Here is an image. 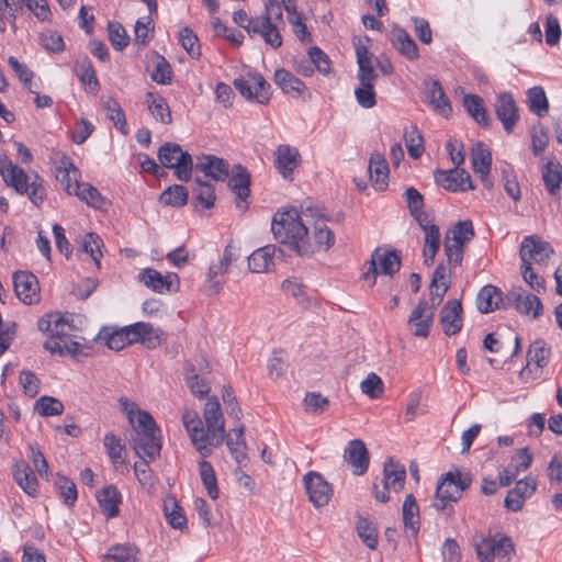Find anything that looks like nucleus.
Returning <instances> with one entry per match:
<instances>
[{"instance_id": "c85d7f7f", "label": "nucleus", "mask_w": 562, "mask_h": 562, "mask_svg": "<svg viewBox=\"0 0 562 562\" xmlns=\"http://www.w3.org/2000/svg\"><path fill=\"white\" fill-rule=\"evenodd\" d=\"M81 172L67 156H63L56 167V179L64 190L72 195L75 186L80 183Z\"/></svg>"}, {"instance_id": "f03ea898", "label": "nucleus", "mask_w": 562, "mask_h": 562, "mask_svg": "<svg viewBox=\"0 0 562 562\" xmlns=\"http://www.w3.org/2000/svg\"><path fill=\"white\" fill-rule=\"evenodd\" d=\"M203 422L196 412H186L182 422L190 440L201 456L207 458L214 447H218L225 439V420L216 397H210L204 406Z\"/></svg>"}, {"instance_id": "423d86ee", "label": "nucleus", "mask_w": 562, "mask_h": 562, "mask_svg": "<svg viewBox=\"0 0 562 562\" xmlns=\"http://www.w3.org/2000/svg\"><path fill=\"white\" fill-rule=\"evenodd\" d=\"M471 484V475L459 470L443 474L436 487L432 506L440 512L452 510L451 503H456ZM451 512L448 513L450 515Z\"/></svg>"}, {"instance_id": "5701e85b", "label": "nucleus", "mask_w": 562, "mask_h": 562, "mask_svg": "<svg viewBox=\"0 0 562 562\" xmlns=\"http://www.w3.org/2000/svg\"><path fill=\"white\" fill-rule=\"evenodd\" d=\"M281 256H283V251L276 245L258 248L248 257L249 270L255 273L269 272L274 266V260Z\"/></svg>"}, {"instance_id": "09e8293b", "label": "nucleus", "mask_w": 562, "mask_h": 562, "mask_svg": "<svg viewBox=\"0 0 562 562\" xmlns=\"http://www.w3.org/2000/svg\"><path fill=\"white\" fill-rule=\"evenodd\" d=\"M284 3V10L289 15V22L292 24L293 32L297 38L302 42H310L311 34L307 31L306 25L302 22L301 15L296 11L294 0H282Z\"/></svg>"}, {"instance_id": "4d7b16f0", "label": "nucleus", "mask_w": 562, "mask_h": 562, "mask_svg": "<svg viewBox=\"0 0 562 562\" xmlns=\"http://www.w3.org/2000/svg\"><path fill=\"white\" fill-rule=\"evenodd\" d=\"M104 448L109 458L114 465H122L125 463L124 459V445L122 440L112 432L105 434L103 438Z\"/></svg>"}, {"instance_id": "4c0bfd02", "label": "nucleus", "mask_w": 562, "mask_h": 562, "mask_svg": "<svg viewBox=\"0 0 562 562\" xmlns=\"http://www.w3.org/2000/svg\"><path fill=\"white\" fill-rule=\"evenodd\" d=\"M503 303L502 292L494 285L483 286L476 297V305L481 313L487 314L499 308Z\"/></svg>"}, {"instance_id": "6e6d98bb", "label": "nucleus", "mask_w": 562, "mask_h": 562, "mask_svg": "<svg viewBox=\"0 0 562 562\" xmlns=\"http://www.w3.org/2000/svg\"><path fill=\"white\" fill-rule=\"evenodd\" d=\"M226 445L232 457L236 460L237 463L241 464L246 460L244 427L234 429L233 435H228Z\"/></svg>"}, {"instance_id": "a18cd8bd", "label": "nucleus", "mask_w": 562, "mask_h": 562, "mask_svg": "<svg viewBox=\"0 0 562 562\" xmlns=\"http://www.w3.org/2000/svg\"><path fill=\"white\" fill-rule=\"evenodd\" d=\"M75 72L79 80L87 86L89 90L95 91L99 88L95 71L88 56L78 57L75 64Z\"/></svg>"}, {"instance_id": "39448f33", "label": "nucleus", "mask_w": 562, "mask_h": 562, "mask_svg": "<svg viewBox=\"0 0 562 562\" xmlns=\"http://www.w3.org/2000/svg\"><path fill=\"white\" fill-rule=\"evenodd\" d=\"M132 427L131 445L135 453L142 460L154 461L160 454L161 442L151 415L147 412H138L136 423Z\"/></svg>"}, {"instance_id": "7c9ffc66", "label": "nucleus", "mask_w": 562, "mask_h": 562, "mask_svg": "<svg viewBox=\"0 0 562 562\" xmlns=\"http://www.w3.org/2000/svg\"><path fill=\"white\" fill-rule=\"evenodd\" d=\"M250 175L245 167L236 165L233 168V175L228 181V187L236 194L237 206L241 207L240 203L247 202L250 195Z\"/></svg>"}, {"instance_id": "2f4dec72", "label": "nucleus", "mask_w": 562, "mask_h": 562, "mask_svg": "<svg viewBox=\"0 0 562 562\" xmlns=\"http://www.w3.org/2000/svg\"><path fill=\"white\" fill-rule=\"evenodd\" d=\"M369 173L372 186L375 190L383 191L387 187L389 165L384 156L374 153L370 157Z\"/></svg>"}, {"instance_id": "3c124183", "label": "nucleus", "mask_w": 562, "mask_h": 562, "mask_svg": "<svg viewBox=\"0 0 562 562\" xmlns=\"http://www.w3.org/2000/svg\"><path fill=\"white\" fill-rule=\"evenodd\" d=\"M471 160L473 170L476 173H490L492 155L491 151L484 147L482 143H477L471 153Z\"/></svg>"}, {"instance_id": "c03bdc74", "label": "nucleus", "mask_w": 562, "mask_h": 562, "mask_svg": "<svg viewBox=\"0 0 562 562\" xmlns=\"http://www.w3.org/2000/svg\"><path fill=\"white\" fill-rule=\"evenodd\" d=\"M542 180L546 189L551 194H557L562 182V165L554 160H549L541 169Z\"/></svg>"}, {"instance_id": "bb28decb", "label": "nucleus", "mask_w": 562, "mask_h": 562, "mask_svg": "<svg viewBox=\"0 0 562 562\" xmlns=\"http://www.w3.org/2000/svg\"><path fill=\"white\" fill-rule=\"evenodd\" d=\"M462 305L458 300L448 301L440 311V324L447 336H453L462 328Z\"/></svg>"}, {"instance_id": "49530a36", "label": "nucleus", "mask_w": 562, "mask_h": 562, "mask_svg": "<svg viewBox=\"0 0 562 562\" xmlns=\"http://www.w3.org/2000/svg\"><path fill=\"white\" fill-rule=\"evenodd\" d=\"M449 289L447 269L443 265H439L432 276L430 283V296L434 304H439L442 301L446 292Z\"/></svg>"}, {"instance_id": "5fc2aeb1", "label": "nucleus", "mask_w": 562, "mask_h": 562, "mask_svg": "<svg viewBox=\"0 0 562 562\" xmlns=\"http://www.w3.org/2000/svg\"><path fill=\"white\" fill-rule=\"evenodd\" d=\"M103 108L106 112V116L111 120L114 126L124 135L128 134V130L126 127V119L125 114L119 104V102L112 98L103 101Z\"/></svg>"}, {"instance_id": "f704fd0d", "label": "nucleus", "mask_w": 562, "mask_h": 562, "mask_svg": "<svg viewBox=\"0 0 562 562\" xmlns=\"http://www.w3.org/2000/svg\"><path fill=\"white\" fill-rule=\"evenodd\" d=\"M145 103L151 116L161 124L168 125L172 122L170 108L165 98L156 92L148 91L145 94Z\"/></svg>"}, {"instance_id": "69168bd1", "label": "nucleus", "mask_w": 562, "mask_h": 562, "mask_svg": "<svg viewBox=\"0 0 562 562\" xmlns=\"http://www.w3.org/2000/svg\"><path fill=\"white\" fill-rule=\"evenodd\" d=\"M188 192L183 186L173 184L167 188L159 198L160 203L171 206H182L187 203Z\"/></svg>"}, {"instance_id": "58836bf2", "label": "nucleus", "mask_w": 562, "mask_h": 562, "mask_svg": "<svg viewBox=\"0 0 562 562\" xmlns=\"http://www.w3.org/2000/svg\"><path fill=\"white\" fill-rule=\"evenodd\" d=\"M427 97L429 103L435 111L445 117H448L452 113L451 104L438 80H432L429 83Z\"/></svg>"}, {"instance_id": "a211bd4d", "label": "nucleus", "mask_w": 562, "mask_h": 562, "mask_svg": "<svg viewBox=\"0 0 562 562\" xmlns=\"http://www.w3.org/2000/svg\"><path fill=\"white\" fill-rule=\"evenodd\" d=\"M13 285L16 296L25 304L40 301V285L37 278L27 271H18L13 274Z\"/></svg>"}, {"instance_id": "9d476101", "label": "nucleus", "mask_w": 562, "mask_h": 562, "mask_svg": "<svg viewBox=\"0 0 562 562\" xmlns=\"http://www.w3.org/2000/svg\"><path fill=\"white\" fill-rule=\"evenodd\" d=\"M158 159L164 167L173 168L179 180L188 181L191 178L192 157L189 153L183 151L180 145L165 143L158 150Z\"/></svg>"}, {"instance_id": "393cba45", "label": "nucleus", "mask_w": 562, "mask_h": 562, "mask_svg": "<svg viewBox=\"0 0 562 562\" xmlns=\"http://www.w3.org/2000/svg\"><path fill=\"white\" fill-rule=\"evenodd\" d=\"M345 461L352 468L356 475H362L369 467V452L360 439L351 440L344 451Z\"/></svg>"}, {"instance_id": "cd10ccee", "label": "nucleus", "mask_w": 562, "mask_h": 562, "mask_svg": "<svg viewBox=\"0 0 562 562\" xmlns=\"http://www.w3.org/2000/svg\"><path fill=\"white\" fill-rule=\"evenodd\" d=\"M238 254L236 252L235 247L232 244H228L223 252L222 258L217 263H213L209 268L207 272V281L211 283V288L214 292H218L222 289L223 283L216 278L218 276L225 274L228 272L231 265L237 260Z\"/></svg>"}, {"instance_id": "603ef678", "label": "nucleus", "mask_w": 562, "mask_h": 562, "mask_svg": "<svg viewBox=\"0 0 562 562\" xmlns=\"http://www.w3.org/2000/svg\"><path fill=\"white\" fill-rule=\"evenodd\" d=\"M529 109L537 116L542 117L548 113L549 102L541 87H532L527 92Z\"/></svg>"}, {"instance_id": "4be33fe9", "label": "nucleus", "mask_w": 562, "mask_h": 562, "mask_svg": "<svg viewBox=\"0 0 562 562\" xmlns=\"http://www.w3.org/2000/svg\"><path fill=\"white\" fill-rule=\"evenodd\" d=\"M432 318V308L428 306L426 301H419L417 306L412 311L407 322L412 335L426 338L429 334Z\"/></svg>"}, {"instance_id": "b1692460", "label": "nucleus", "mask_w": 562, "mask_h": 562, "mask_svg": "<svg viewBox=\"0 0 562 562\" xmlns=\"http://www.w3.org/2000/svg\"><path fill=\"white\" fill-rule=\"evenodd\" d=\"M495 113L497 119L502 122L504 130L512 133L518 119V109L515 100L510 93H499L495 101Z\"/></svg>"}, {"instance_id": "bf43d9fd", "label": "nucleus", "mask_w": 562, "mask_h": 562, "mask_svg": "<svg viewBox=\"0 0 562 562\" xmlns=\"http://www.w3.org/2000/svg\"><path fill=\"white\" fill-rule=\"evenodd\" d=\"M165 516L168 524L175 529L181 530L187 525L186 515L175 498L165 501Z\"/></svg>"}, {"instance_id": "72a5a7b5", "label": "nucleus", "mask_w": 562, "mask_h": 562, "mask_svg": "<svg viewBox=\"0 0 562 562\" xmlns=\"http://www.w3.org/2000/svg\"><path fill=\"white\" fill-rule=\"evenodd\" d=\"M97 498L102 513L106 518H114L119 515V505L122 503V495L116 486L110 484L103 487L98 494Z\"/></svg>"}, {"instance_id": "774afa93", "label": "nucleus", "mask_w": 562, "mask_h": 562, "mask_svg": "<svg viewBox=\"0 0 562 562\" xmlns=\"http://www.w3.org/2000/svg\"><path fill=\"white\" fill-rule=\"evenodd\" d=\"M186 374L187 385L194 395L203 397L210 392L209 383L199 376L194 367H188Z\"/></svg>"}, {"instance_id": "13d9d810", "label": "nucleus", "mask_w": 562, "mask_h": 562, "mask_svg": "<svg viewBox=\"0 0 562 562\" xmlns=\"http://www.w3.org/2000/svg\"><path fill=\"white\" fill-rule=\"evenodd\" d=\"M137 550L128 544H117L109 549L102 562H136Z\"/></svg>"}, {"instance_id": "f257e3e1", "label": "nucleus", "mask_w": 562, "mask_h": 562, "mask_svg": "<svg viewBox=\"0 0 562 562\" xmlns=\"http://www.w3.org/2000/svg\"><path fill=\"white\" fill-rule=\"evenodd\" d=\"M316 216L318 209L312 204L277 212L271 223L274 239L301 257H311L315 247L308 237V225Z\"/></svg>"}, {"instance_id": "9b49d317", "label": "nucleus", "mask_w": 562, "mask_h": 562, "mask_svg": "<svg viewBox=\"0 0 562 562\" xmlns=\"http://www.w3.org/2000/svg\"><path fill=\"white\" fill-rule=\"evenodd\" d=\"M233 85L247 100H256L260 104H267L270 101L271 87L259 72H248L236 78Z\"/></svg>"}, {"instance_id": "2eb2a0df", "label": "nucleus", "mask_w": 562, "mask_h": 562, "mask_svg": "<svg viewBox=\"0 0 562 562\" xmlns=\"http://www.w3.org/2000/svg\"><path fill=\"white\" fill-rule=\"evenodd\" d=\"M139 282L144 283L148 289L156 293H168L179 289L180 280L177 273H167L162 276L153 268L143 269L138 273Z\"/></svg>"}, {"instance_id": "e2e57ef3", "label": "nucleus", "mask_w": 562, "mask_h": 562, "mask_svg": "<svg viewBox=\"0 0 562 562\" xmlns=\"http://www.w3.org/2000/svg\"><path fill=\"white\" fill-rule=\"evenodd\" d=\"M195 201L204 209H211L215 201V189L212 184L195 178V188L193 189Z\"/></svg>"}, {"instance_id": "864d4df0", "label": "nucleus", "mask_w": 562, "mask_h": 562, "mask_svg": "<svg viewBox=\"0 0 562 562\" xmlns=\"http://www.w3.org/2000/svg\"><path fill=\"white\" fill-rule=\"evenodd\" d=\"M205 459L206 458H202L201 461L199 462V473L202 483L207 491L209 496L212 499H216L218 497V487L215 472L211 463L207 462Z\"/></svg>"}, {"instance_id": "8fccbe9b", "label": "nucleus", "mask_w": 562, "mask_h": 562, "mask_svg": "<svg viewBox=\"0 0 562 562\" xmlns=\"http://www.w3.org/2000/svg\"><path fill=\"white\" fill-rule=\"evenodd\" d=\"M463 105L469 115L480 125L487 126L488 117L483 106V100L475 94H467L463 98Z\"/></svg>"}, {"instance_id": "f8f14e48", "label": "nucleus", "mask_w": 562, "mask_h": 562, "mask_svg": "<svg viewBox=\"0 0 562 562\" xmlns=\"http://www.w3.org/2000/svg\"><path fill=\"white\" fill-rule=\"evenodd\" d=\"M405 479V467L393 458H389L383 467V488L380 490L379 485H373L374 498L378 502L386 503L390 499L387 491L400 492L404 486Z\"/></svg>"}, {"instance_id": "7ed1b4c3", "label": "nucleus", "mask_w": 562, "mask_h": 562, "mask_svg": "<svg viewBox=\"0 0 562 562\" xmlns=\"http://www.w3.org/2000/svg\"><path fill=\"white\" fill-rule=\"evenodd\" d=\"M97 340L104 342L110 349L116 351L136 342L143 344L147 348H154L160 342L158 329L144 322L119 329L104 327L98 334Z\"/></svg>"}, {"instance_id": "79ce46f5", "label": "nucleus", "mask_w": 562, "mask_h": 562, "mask_svg": "<svg viewBox=\"0 0 562 562\" xmlns=\"http://www.w3.org/2000/svg\"><path fill=\"white\" fill-rule=\"evenodd\" d=\"M551 349L544 340L538 339L530 344L527 352V362L541 371L548 363Z\"/></svg>"}, {"instance_id": "338daca9", "label": "nucleus", "mask_w": 562, "mask_h": 562, "mask_svg": "<svg viewBox=\"0 0 562 562\" xmlns=\"http://www.w3.org/2000/svg\"><path fill=\"white\" fill-rule=\"evenodd\" d=\"M404 138L407 151L409 156L417 159L424 151L423 137L415 126L406 128L404 132Z\"/></svg>"}, {"instance_id": "dca6fc26", "label": "nucleus", "mask_w": 562, "mask_h": 562, "mask_svg": "<svg viewBox=\"0 0 562 562\" xmlns=\"http://www.w3.org/2000/svg\"><path fill=\"white\" fill-rule=\"evenodd\" d=\"M303 481L308 499L315 507H323L328 504L333 490L319 473L311 471L304 475Z\"/></svg>"}, {"instance_id": "4468645a", "label": "nucleus", "mask_w": 562, "mask_h": 562, "mask_svg": "<svg viewBox=\"0 0 562 562\" xmlns=\"http://www.w3.org/2000/svg\"><path fill=\"white\" fill-rule=\"evenodd\" d=\"M368 270L362 274L364 280H370L371 285L375 283L376 274L393 276L400 270L401 258L395 250L376 249L368 262Z\"/></svg>"}, {"instance_id": "0eeeda50", "label": "nucleus", "mask_w": 562, "mask_h": 562, "mask_svg": "<svg viewBox=\"0 0 562 562\" xmlns=\"http://www.w3.org/2000/svg\"><path fill=\"white\" fill-rule=\"evenodd\" d=\"M282 0H267L266 14L254 18L251 27L254 34H259L267 44L277 48L282 45V37L279 32V24H283Z\"/></svg>"}, {"instance_id": "de8ad7c7", "label": "nucleus", "mask_w": 562, "mask_h": 562, "mask_svg": "<svg viewBox=\"0 0 562 562\" xmlns=\"http://www.w3.org/2000/svg\"><path fill=\"white\" fill-rule=\"evenodd\" d=\"M76 190L72 195H76L88 205L101 209L105 204V199L101 195L97 188L89 183L80 182L75 186Z\"/></svg>"}, {"instance_id": "c756f323", "label": "nucleus", "mask_w": 562, "mask_h": 562, "mask_svg": "<svg viewBox=\"0 0 562 562\" xmlns=\"http://www.w3.org/2000/svg\"><path fill=\"white\" fill-rule=\"evenodd\" d=\"M37 327L41 331L57 336L59 338L70 336L74 327L60 313H49L41 317L37 322Z\"/></svg>"}, {"instance_id": "0e129e2a", "label": "nucleus", "mask_w": 562, "mask_h": 562, "mask_svg": "<svg viewBox=\"0 0 562 562\" xmlns=\"http://www.w3.org/2000/svg\"><path fill=\"white\" fill-rule=\"evenodd\" d=\"M21 9H27L40 22H49L52 11L47 0H18Z\"/></svg>"}, {"instance_id": "412c9836", "label": "nucleus", "mask_w": 562, "mask_h": 562, "mask_svg": "<svg viewBox=\"0 0 562 562\" xmlns=\"http://www.w3.org/2000/svg\"><path fill=\"white\" fill-rule=\"evenodd\" d=\"M301 155L297 148L290 145H279L274 151V166L284 180H292L294 170L299 167Z\"/></svg>"}, {"instance_id": "6e6552de", "label": "nucleus", "mask_w": 562, "mask_h": 562, "mask_svg": "<svg viewBox=\"0 0 562 562\" xmlns=\"http://www.w3.org/2000/svg\"><path fill=\"white\" fill-rule=\"evenodd\" d=\"M473 546L481 562H493L498 559L508 562L515 551L509 537H485L483 533L473 537Z\"/></svg>"}, {"instance_id": "e433bc0d", "label": "nucleus", "mask_w": 562, "mask_h": 562, "mask_svg": "<svg viewBox=\"0 0 562 562\" xmlns=\"http://www.w3.org/2000/svg\"><path fill=\"white\" fill-rule=\"evenodd\" d=\"M274 83L286 94L300 97L306 89L303 81L285 69L274 71Z\"/></svg>"}, {"instance_id": "ddd939ff", "label": "nucleus", "mask_w": 562, "mask_h": 562, "mask_svg": "<svg viewBox=\"0 0 562 562\" xmlns=\"http://www.w3.org/2000/svg\"><path fill=\"white\" fill-rule=\"evenodd\" d=\"M553 254L554 249L550 243L537 235L524 237L520 244L519 256L524 265H547Z\"/></svg>"}, {"instance_id": "680f3d73", "label": "nucleus", "mask_w": 562, "mask_h": 562, "mask_svg": "<svg viewBox=\"0 0 562 562\" xmlns=\"http://www.w3.org/2000/svg\"><path fill=\"white\" fill-rule=\"evenodd\" d=\"M531 150L536 157L544 153L549 145L548 128L541 123L532 125L530 128Z\"/></svg>"}, {"instance_id": "052dcab7", "label": "nucleus", "mask_w": 562, "mask_h": 562, "mask_svg": "<svg viewBox=\"0 0 562 562\" xmlns=\"http://www.w3.org/2000/svg\"><path fill=\"white\" fill-rule=\"evenodd\" d=\"M282 290L286 295L292 296L303 307L311 306V299L306 293L304 284L297 282L295 279H286L282 282Z\"/></svg>"}, {"instance_id": "a19ab883", "label": "nucleus", "mask_w": 562, "mask_h": 562, "mask_svg": "<svg viewBox=\"0 0 562 562\" xmlns=\"http://www.w3.org/2000/svg\"><path fill=\"white\" fill-rule=\"evenodd\" d=\"M403 522L406 530L411 531L412 535H416L420 528L419 521V507L416 503L415 497L408 494L402 506Z\"/></svg>"}, {"instance_id": "f3484780", "label": "nucleus", "mask_w": 562, "mask_h": 562, "mask_svg": "<svg viewBox=\"0 0 562 562\" xmlns=\"http://www.w3.org/2000/svg\"><path fill=\"white\" fill-rule=\"evenodd\" d=\"M506 300L520 314L538 318L542 314V303L535 294L526 292L521 288L513 289Z\"/></svg>"}, {"instance_id": "20e7f679", "label": "nucleus", "mask_w": 562, "mask_h": 562, "mask_svg": "<svg viewBox=\"0 0 562 562\" xmlns=\"http://www.w3.org/2000/svg\"><path fill=\"white\" fill-rule=\"evenodd\" d=\"M0 175L8 187L13 188L21 195H27L35 205L38 206L43 203L45 188L38 175L27 176L5 155H0Z\"/></svg>"}, {"instance_id": "6ab92c4d", "label": "nucleus", "mask_w": 562, "mask_h": 562, "mask_svg": "<svg viewBox=\"0 0 562 562\" xmlns=\"http://www.w3.org/2000/svg\"><path fill=\"white\" fill-rule=\"evenodd\" d=\"M537 490V481L531 476H526L517 481L514 488L509 490L505 499L504 506L512 512H519L525 502L530 498Z\"/></svg>"}, {"instance_id": "ea45409f", "label": "nucleus", "mask_w": 562, "mask_h": 562, "mask_svg": "<svg viewBox=\"0 0 562 562\" xmlns=\"http://www.w3.org/2000/svg\"><path fill=\"white\" fill-rule=\"evenodd\" d=\"M392 42L395 49L407 59L416 60L419 57L418 47L416 43L405 30H394Z\"/></svg>"}, {"instance_id": "c9c22d12", "label": "nucleus", "mask_w": 562, "mask_h": 562, "mask_svg": "<svg viewBox=\"0 0 562 562\" xmlns=\"http://www.w3.org/2000/svg\"><path fill=\"white\" fill-rule=\"evenodd\" d=\"M311 225H313L314 228L312 245L315 247V251L319 249L328 250L335 244V235L327 227L319 212L318 216L312 221Z\"/></svg>"}, {"instance_id": "1a4fd4ad", "label": "nucleus", "mask_w": 562, "mask_h": 562, "mask_svg": "<svg viewBox=\"0 0 562 562\" xmlns=\"http://www.w3.org/2000/svg\"><path fill=\"white\" fill-rule=\"evenodd\" d=\"M473 236L474 229L470 220L458 222L447 232L443 249L450 265L459 266L461 263L464 244L470 241Z\"/></svg>"}, {"instance_id": "a878e982", "label": "nucleus", "mask_w": 562, "mask_h": 562, "mask_svg": "<svg viewBox=\"0 0 562 562\" xmlns=\"http://www.w3.org/2000/svg\"><path fill=\"white\" fill-rule=\"evenodd\" d=\"M195 170L215 181H223L229 175V164L213 155H202L196 157Z\"/></svg>"}, {"instance_id": "473e14b6", "label": "nucleus", "mask_w": 562, "mask_h": 562, "mask_svg": "<svg viewBox=\"0 0 562 562\" xmlns=\"http://www.w3.org/2000/svg\"><path fill=\"white\" fill-rule=\"evenodd\" d=\"M13 477L16 484L30 496H35L38 492V481L33 470L25 461H19L12 469Z\"/></svg>"}, {"instance_id": "aec40b11", "label": "nucleus", "mask_w": 562, "mask_h": 562, "mask_svg": "<svg viewBox=\"0 0 562 562\" xmlns=\"http://www.w3.org/2000/svg\"><path fill=\"white\" fill-rule=\"evenodd\" d=\"M435 181L438 186L451 192L473 189L470 175L464 169L460 170L457 167L450 170H437Z\"/></svg>"}, {"instance_id": "37998d69", "label": "nucleus", "mask_w": 562, "mask_h": 562, "mask_svg": "<svg viewBox=\"0 0 562 562\" xmlns=\"http://www.w3.org/2000/svg\"><path fill=\"white\" fill-rule=\"evenodd\" d=\"M425 232V240H424V249L423 257L424 263L426 266H430L434 262V259L440 247V231L437 225H431L424 227Z\"/></svg>"}]
</instances>
